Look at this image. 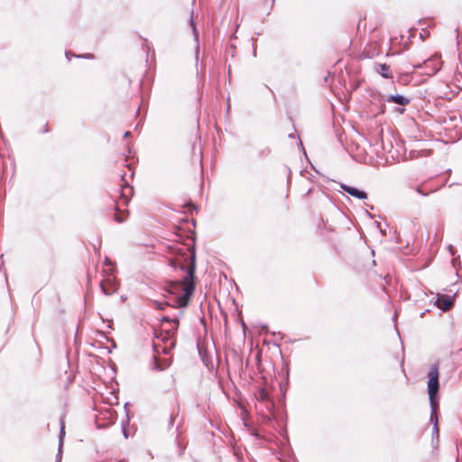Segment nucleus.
Returning a JSON list of instances; mask_svg holds the SVG:
<instances>
[{"mask_svg": "<svg viewBox=\"0 0 462 462\" xmlns=\"http://www.w3.org/2000/svg\"><path fill=\"white\" fill-rule=\"evenodd\" d=\"M190 264L187 267V274L184 277L182 282H171L166 291L175 296V299L172 302L173 308H185L188 306L189 301L194 292L195 290V253L193 252L190 254Z\"/></svg>", "mask_w": 462, "mask_h": 462, "instance_id": "f257e3e1", "label": "nucleus"}, {"mask_svg": "<svg viewBox=\"0 0 462 462\" xmlns=\"http://www.w3.org/2000/svg\"><path fill=\"white\" fill-rule=\"evenodd\" d=\"M428 378L429 399L430 402L434 403V401H439V382L438 365H434L430 367Z\"/></svg>", "mask_w": 462, "mask_h": 462, "instance_id": "f03ea898", "label": "nucleus"}, {"mask_svg": "<svg viewBox=\"0 0 462 462\" xmlns=\"http://www.w3.org/2000/svg\"><path fill=\"white\" fill-rule=\"evenodd\" d=\"M442 61L440 60V56L439 54H434L428 60L423 62V65H420V67H423L425 69V74L428 76L435 75L441 68ZM419 68V66H416Z\"/></svg>", "mask_w": 462, "mask_h": 462, "instance_id": "7ed1b4c3", "label": "nucleus"}, {"mask_svg": "<svg viewBox=\"0 0 462 462\" xmlns=\"http://www.w3.org/2000/svg\"><path fill=\"white\" fill-rule=\"evenodd\" d=\"M173 335L168 332L166 335H163L161 332L160 336H157L158 338H161L163 342V346L161 345H153L154 351L157 354L163 353L165 355L169 354L170 351L175 346V340L172 338Z\"/></svg>", "mask_w": 462, "mask_h": 462, "instance_id": "20e7f679", "label": "nucleus"}, {"mask_svg": "<svg viewBox=\"0 0 462 462\" xmlns=\"http://www.w3.org/2000/svg\"><path fill=\"white\" fill-rule=\"evenodd\" d=\"M340 188L346 191L347 194H349L352 197H355L358 199H367V194L364 190L358 189L357 188L346 185V184H341Z\"/></svg>", "mask_w": 462, "mask_h": 462, "instance_id": "39448f33", "label": "nucleus"}, {"mask_svg": "<svg viewBox=\"0 0 462 462\" xmlns=\"http://www.w3.org/2000/svg\"><path fill=\"white\" fill-rule=\"evenodd\" d=\"M453 300L447 296L439 294L436 300V305L438 308L441 309L444 311L448 310L453 306Z\"/></svg>", "mask_w": 462, "mask_h": 462, "instance_id": "423d86ee", "label": "nucleus"}, {"mask_svg": "<svg viewBox=\"0 0 462 462\" xmlns=\"http://www.w3.org/2000/svg\"><path fill=\"white\" fill-rule=\"evenodd\" d=\"M171 365L170 358H159L157 356H153V362L152 364V370L162 371L168 368Z\"/></svg>", "mask_w": 462, "mask_h": 462, "instance_id": "0eeeda50", "label": "nucleus"}, {"mask_svg": "<svg viewBox=\"0 0 462 462\" xmlns=\"http://www.w3.org/2000/svg\"><path fill=\"white\" fill-rule=\"evenodd\" d=\"M374 70L384 79H393L391 68L385 63L374 64Z\"/></svg>", "mask_w": 462, "mask_h": 462, "instance_id": "6e6552de", "label": "nucleus"}, {"mask_svg": "<svg viewBox=\"0 0 462 462\" xmlns=\"http://www.w3.org/2000/svg\"><path fill=\"white\" fill-rule=\"evenodd\" d=\"M161 321L162 322H168V323H171V327L165 329L163 333V335H166L168 332H170L171 335H174L175 332L177 331L178 329V326H179V318L178 317H175V318H170L168 316H164L161 319Z\"/></svg>", "mask_w": 462, "mask_h": 462, "instance_id": "1a4fd4ad", "label": "nucleus"}, {"mask_svg": "<svg viewBox=\"0 0 462 462\" xmlns=\"http://www.w3.org/2000/svg\"><path fill=\"white\" fill-rule=\"evenodd\" d=\"M100 288L103 293L107 296L112 295L117 290L116 283L110 279L103 281L100 283Z\"/></svg>", "mask_w": 462, "mask_h": 462, "instance_id": "9d476101", "label": "nucleus"}, {"mask_svg": "<svg viewBox=\"0 0 462 462\" xmlns=\"http://www.w3.org/2000/svg\"><path fill=\"white\" fill-rule=\"evenodd\" d=\"M385 101L388 103H395L400 106H407L410 103V98L402 96V95H389L385 97Z\"/></svg>", "mask_w": 462, "mask_h": 462, "instance_id": "9b49d317", "label": "nucleus"}, {"mask_svg": "<svg viewBox=\"0 0 462 462\" xmlns=\"http://www.w3.org/2000/svg\"><path fill=\"white\" fill-rule=\"evenodd\" d=\"M120 193L123 204L127 205L130 198L133 195V187L128 184H124L121 186Z\"/></svg>", "mask_w": 462, "mask_h": 462, "instance_id": "f8f14e48", "label": "nucleus"}, {"mask_svg": "<svg viewBox=\"0 0 462 462\" xmlns=\"http://www.w3.org/2000/svg\"><path fill=\"white\" fill-rule=\"evenodd\" d=\"M430 420L433 425L438 424V409H439V401H434L433 402H430Z\"/></svg>", "mask_w": 462, "mask_h": 462, "instance_id": "ddd939ff", "label": "nucleus"}, {"mask_svg": "<svg viewBox=\"0 0 462 462\" xmlns=\"http://www.w3.org/2000/svg\"><path fill=\"white\" fill-rule=\"evenodd\" d=\"M65 55L69 60H70V56L77 57V58H85V59H93L94 58V55L91 53H87V54H83V55H75L71 51H66Z\"/></svg>", "mask_w": 462, "mask_h": 462, "instance_id": "4468645a", "label": "nucleus"}, {"mask_svg": "<svg viewBox=\"0 0 462 462\" xmlns=\"http://www.w3.org/2000/svg\"><path fill=\"white\" fill-rule=\"evenodd\" d=\"M189 23H190V25L192 26V32H193L194 39L198 42H199V32H198L197 28L195 26V23H194L192 16L189 19Z\"/></svg>", "mask_w": 462, "mask_h": 462, "instance_id": "2eb2a0df", "label": "nucleus"}, {"mask_svg": "<svg viewBox=\"0 0 462 462\" xmlns=\"http://www.w3.org/2000/svg\"><path fill=\"white\" fill-rule=\"evenodd\" d=\"M258 399L263 401V402H265L268 400V393L267 392L264 390V389H261L258 393Z\"/></svg>", "mask_w": 462, "mask_h": 462, "instance_id": "dca6fc26", "label": "nucleus"}, {"mask_svg": "<svg viewBox=\"0 0 462 462\" xmlns=\"http://www.w3.org/2000/svg\"><path fill=\"white\" fill-rule=\"evenodd\" d=\"M65 434V427L63 422H61V427L60 430V437H59V446L61 447L63 444V436Z\"/></svg>", "mask_w": 462, "mask_h": 462, "instance_id": "f3484780", "label": "nucleus"}, {"mask_svg": "<svg viewBox=\"0 0 462 462\" xmlns=\"http://www.w3.org/2000/svg\"><path fill=\"white\" fill-rule=\"evenodd\" d=\"M154 305L156 306V309L162 310L166 306H172V303L154 301Z\"/></svg>", "mask_w": 462, "mask_h": 462, "instance_id": "a211bd4d", "label": "nucleus"}, {"mask_svg": "<svg viewBox=\"0 0 462 462\" xmlns=\"http://www.w3.org/2000/svg\"><path fill=\"white\" fill-rule=\"evenodd\" d=\"M114 219L118 223H123L125 220V217H124L122 215L116 213L115 214Z\"/></svg>", "mask_w": 462, "mask_h": 462, "instance_id": "6ab92c4d", "label": "nucleus"}, {"mask_svg": "<svg viewBox=\"0 0 462 462\" xmlns=\"http://www.w3.org/2000/svg\"><path fill=\"white\" fill-rule=\"evenodd\" d=\"M56 458H57V461L58 462H60V459H61V447L59 446V452L56 456Z\"/></svg>", "mask_w": 462, "mask_h": 462, "instance_id": "aec40b11", "label": "nucleus"}, {"mask_svg": "<svg viewBox=\"0 0 462 462\" xmlns=\"http://www.w3.org/2000/svg\"><path fill=\"white\" fill-rule=\"evenodd\" d=\"M416 191H417L419 194L422 195V196H427V195L429 194V193L423 192L420 187H418V188L416 189Z\"/></svg>", "mask_w": 462, "mask_h": 462, "instance_id": "412c9836", "label": "nucleus"}, {"mask_svg": "<svg viewBox=\"0 0 462 462\" xmlns=\"http://www.w3.org/2000/svg\"><path fill=\"white\" fill-rule=\"evenodd\" d=\"M433 434L439 435L438 424L433 425Z\"/></svg>", "mask_w": 462, "mask_h": 462, "instance_id": "4be33fe9", "label": "nucleus"}, {"mask_svg": "<svg viewBox=\"0 0 462 462\" xmlns=\"http://www.w3.org/2000/svg\"><path fill=\"white\" fill-rule=\"evenodd\" d=\"M174 423V418L173 416H171L170 417V420H169V427H171Z\"/></svg>", "mask_w": 462, "mask_h": 462, "instance_id": "5701e85b", "label": "nucleus"}, {"mask_svg": "<svg viewBox=\"0 0 462 462\" xmlns=\"http://www.w3.org/2000/svg\"><path fill=\"white\" fill-rule=\"evenodd\" d=\"M104 263H105L106 265H109V264H111V261H110V259H109V258H106V259H105Z\"/></svg>", "mask_w": 462, "mask_h": 462, "instance_id": "b1692460", "label": "nucleus"}, {"mask_svg": "<svg viewBox=\"0 0 462 462\" xmlns=\"http://www.w3.org/2000/svg\"><path fill=\"white\" fill-rule=\"evenodd\" d=\"M199 51V44H197V47H196V59L197 60H198Z\"/></svg>", "mask_w": 462, "mask_h": 462, "instance_id": "393cba45", "label": "nucleus"}, {"mask_svg": "<svg viewBox=\"0 0 462 462\" xmlns=\"http://www.w3.org/2000/svg\"><path fill=\"white\" fill-rule=\"evenodd\" d=\"M131 135V132L130 131H126L124 134V137L126 138V137H129Z\"/></svg>", "mask_w": 462, "mask_h": 462, "instance_id": "a878e982", "label": "nucleus"}, {"mask_svg": "<svg viewBox=\"0 0 462 462\" xmlns=\"http://www.w3.org/2000/svg\"><path fill=\"white\" fill-rule=\"evenodd\" d=\"M397 111L402 114L404 112V108H399V109H397Z\"/></svg>", "mask_w": 462, "mask_h": 462, "instance_id": "bb28decb", "label": "nucleus"}, {"mask_svg": "<svg viewBox=\"0 0 462 462\" xmlns=\"http://www.w3.org/2000/svg\"><path fill=\"white\" fill-rule=\"evenodd\" d=\"M124 435H125V438H127V437H128V435H127V432H126L125 429H124Z\"/></svg>", "mask_w": 462, "mask_h": 462, "instance_id": "cd10ccee", "label": "nucleus"}, {"mask_svg": "<svg viewBox=\"0 0 462 462\" xmlns=\"http://www.w3.org/2000/svg\"><path fill=\"white\" fill-rule=\"evenodd\" d=\"M43 130H44V131H43L44 133H47V132H48V128H47V126L43 127Z\"/></svg>", "mask_w": 462, "mask_h": 462, "instance_id": "c85d7f7f", "label": "nucleus"}, {"mask_svg": "<svg viewBox=\"0 0 462 462\" xmlns=\"http://www.w3.org/2000/svg\"><path fill=\"white\" fill-rule=\"evenodd\" d=\"M206 365L209 368L212 367V364H206Z\"/></svg>", "mask_w": 462, "mask_h": 462, "instance_id": "c756f323", "label": "nucleus"}, {"mask_svg": "<svg viewBox=\"0 0 462 462\" xmlns=\"http://www.w3.org/2000/svg\"><path fill=\"white\" fill-rule=\"evenodd\" d=\"M289 137L290 138H294V134H289Z\"/></svg>", "mask_w": 462, "mask_h": 462, "instance_id": "7c9ffc66", "label": "nucleus"}, {"mask_svg": "<svg viewBox=\"0 0 462 462\" xmlns=\"http://www.w3.org/2000/svg\"><path fill=\"white\" fill-rule=\"evenodd\" d=\"M420 36L422 38L425 36V33H420Z\"/></svg>", "mask_w": 462, "mask_h": 462, "instance_id": "2f4dec72", "label": "nucleus"}, {"mask_svg": "<svg viewBox=\"0 0 462 462\" xmlns=\"http://www.w3.org/2000/svg\"><path fill=\"white\" fill-rule=\"evenodd\" d=\"M420 36L422 38L425 36V33H420Z\"/></svg>", "mask_w": 462, "mask_h": 462, "instance_id": "473e14b6", "label": "nucleus"}, {"mask_svg": "<svg viewBox=\"0 0 462 462\" xmlns=\"http://www.w3.org/2000/svg\"><path fill=\"white\" fill-rule=\"evenodd\" d=\"M420 36L422 38L425 36V33H420Z\"/></svg>", "mask_w": 462, "mask_h": 462, "instance_id": "72a5a7b5", "label": "nucleus"}]
</instances>
